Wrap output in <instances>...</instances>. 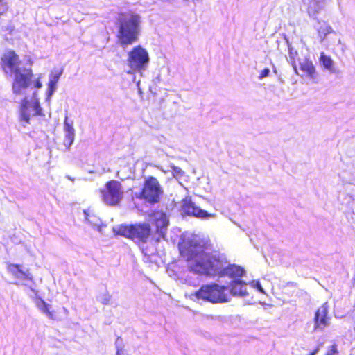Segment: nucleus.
Masks as SVG:
<instances>
[{
    "label": "nucleus",
    "mask_w": 355,
    "mask_h": 355,
    "mask_svg": "<svg viewBox=\"0 0 355 355\" xmlns=\"http://www.w3.org/2000/svg\"><path fill=\"white\" fill-rule=\"evenodd\" d=\"M207 243L202 241L191 239L179 245L181 257L187 262L190 272L198 275L222 277L225 258L209 253Z\"/></svg>",
    "instance_id": "obj_1"
},
{
    "label": "nucleus",
    "mask_w": 355,
    "mask_h": 355,
    "mask_svg": "<svg viewBox=\"0 0 355 355\" xmlns=\"http://www.w3.org/2000/svg\"><path fill=\"white\" fill-rule=\"evenodd\" d=\"M1 67L5 73L14 74L12 89L15 94L19 95L31 84L33 77L31 68H21V61L14 50L6 51L0 58Z\"/></svg>",
    "instance_id": "obj_2"
},
{
    "label": "nucleus",
    "mask_w": 355,
    "mask_h": 355,
    "mask_svg": "<svg viewBox=\"0 0 355 355\" xmlns=\"http://www.w3.org/2000/svg\"><path fill=\"white\" fill-rule=\"evenodd\" d=\"M141 17L132 11L121 12L118 18L117 41L122 47L131 45L138 40Z\"/></svg>",
    "instance_id": "obj_3"
},
{
    "label": "nucleus",
    "mask_w": 355,
    "mask_h": 355,
    "mask_svg": "<svg viewBox=\"0 0 355 355\" xmlns=\"http://www.w3.org/2000/svg\"><path fill=\"white\" fill-rule=\"evenodd\" d=\"M228 288L217 283H209L202 285L193 295L198 301L207 302L211 304H221L230 300L227 293Z\"/></svg>",
    "instance_id": "obj_4"
},
{
    "label": "nucleus",
    "mask_w": 355,
    "mask_h": 355,
    "mask_svg": "<svg viewBox=\"0 0 355 355\" xmlns=\"http://www.w3.org/2000/svg\"><path fill=\"white\" fill-rule=\"evenodd\" d=\"M114 232L136 243H146L152 234V230L147 223H136L119 225L114 229Z\"/></svg>",
    "instance_id": "obj_5"
},
{
    "label": "nucleus",
    "mask_w": 355,
    "mask_h": 355,
    "mask_svg": "<svg viewBox=\"0 0 355 355\" xmlns=\"http://www.w3.org/2000/svg\"><path fill=\"white\" fill-rule=\"evenodd\" d=\"M99 193L102 200L110 206L119 205L124 194L121 183L116 180L107 181L104 188L99 190Z\"/></svg>",
    "instance_id": "obj_6"
},
{
    "label": "nucleus",
    "mask_w": 355,
    "mask_h": 355,
    "mask_svg": "<svg viewBox=\"0 0 355 355\" xmlns=\"http://www.w3.org/2000/svg\"><path fill=\"white\" fill-rule=\"evenodd\" d=\"M162 193V190L157 178L149 176L144 182L139 198L150 204H155L159 201Z\"/></svg>",
    "instance_id": "obj_7"
},
{
    "label": "nucleus",
    "mask_w": 355,
    "mask_h": 355,
    "mask_svg": "<svg viewBox=\"0 0 355 355\" xmlns=\"http://www.w3.org/2000/svg\"><path fill=\"white\" fill-rule=\"evenodd\" d=\"M127 61L133 71H141L146 67L149 62L148 52L139 45L135 46L128 53Z\"/></svg>",
    "instance_id": "obj_8"
},
{
    "label": "nucleus",
    "mask_w": 355,
    "mask_h": 355,
    "mask_svg": "<svg viewBox=\"0 0 355 355\" xmlns=\"http://www.w3.org/2000/svg\"><path fill=\"white\" fill-rule=\"evenodd\" d=\"M20 119L26 123H30L31 114L33 116H42V110L40 107L39 100L36 97V93L33 94L31 100L24 98L20 105Z\"/></svg>",
    "instance_id": "obj_9"
},
{
    "label": "nucleus",
    "mask_w": 355,
    "mask_h": 355,
    "mask_svg": "<svg viewBox=\"0 0 355 355\" xmlns=\"http://www.w3.org/2000/svg\"><path fill=\"white\" fill-rule=\"evenodd\" d=\"M181 210L184 214L201 219H207L215 216L214 214L208 213L207 211L198 207L190 198L182 199Z\"/></svg>",
    "instance_id": "obj_10"
},
{
    "label": "nucleus",
    "mask_w": 355,
    "mask_h": 355,
    "mask_svg": "<svg viewBox=\"0 0 355 355\" xmlns=\"http://www.w3.org/2000/svg\"><path fill=\"white\" fill-rule=\"evenodd\" d=\"M293 67L295 73L302 78L306 77L313 80L316 79V69L313 64V62L309 58H305L304 59L300 60L299 69L301 71V73H298L297 66L295 63L293 64Z\"/></svg>",
    "instance_id": "obj_11"
},
{
    "label": "nucleus",
    "mask_w": 355,
    "mask_h": 355,
    "mask_svg": "<svg viewBox=\"0 0 355 355\" xmlns=\"http://www.w3.org/2000/svg\"><path fill=\"white\" fill-rule=\"evenodd\" d=\"M330 318L328 316V306L323 304L315 311L313 322L314 329H324L329 323Z\"/></svg>",
    "instance_id": "obj_12"
},
{
    "label": "nucleus",
    "mask_w": 355,
    "mask_h": 355,
    "mask_svg": "<svg viewBox=\"0 0 355 355\" xmlns=\"http://www.w3.org/2000/svg\"><path fill=\"white\" fill-rule=\"evenodd\" d=\"M151 217L153 224L156 227V232L159 234L157 241H159L160 238H164V230L168 225V220L166 215L162 211H154Z\"/></svg>",
    "instance_id": "obj_13"
},
{
    "label": "nucleus",
    "mask_w": 355,
    "mask_h": 355,
    "mask_svg": "<svg viewBox=\"0 0 355 355\" xmlns=\"http://www.w3.org/2000/svg\"><path fill=\"white\" fill-rule=\"evenodd\" d=\"M7 270L16 278L19 279L27 280L30 282H33V277L29 272L28 270H24L22 266L20 264L8 263H7Z\"/></svg>",
    "instance_id": "obj_14"
},
{
    "label": "nucleus",
    "mask_w": 355,
    "mask_h": 355,
    "mask_svg": "<svg viewBox=\"0 0 355 355\" xmlns=\"http://www.w3.org/2000/svg\"><path fill=\"white\" fill-rule=\"evenodd\" d=\"M245 274V270L240 266L235 264L225 265L222 277H229L232 279L240 278Z\"/></svg>",
    "instance_id": "obj_15"
},
{
    "label": "nucleus",
    "mask_w": 355,
    "mask_h": 355,
    "mask_svg": "<svg viewBox=\"0 0 355 355\" xmlns=\"http://www.w3.org/2000/svg\"><path fill=\"white\" fill-rule=\"evenodd\" d=\"M230 291L233 295L245 296L248 295L246 284L241 280H233L230 284Z\"/></svg>",
    "instance_id": "obj_16"
},
{
    "label": "nucleus",
    "mask_w": 355,
    "mask_h": 355,
    "mask_svg": "<svg viewBox=\"0 0 355 355\" xmlns=\"http://www.w3.org/2000/svg\"><path fill=\"white\" fill-rule=\"evenodd\" d=\"M326 0H302L307 5V12L310 16L318 14L322 9V3Z\"/></svg>",
    "instance_id": "obj_17"
},
{
    "label": "nucleus",
    "mask_w": 355,
    "mask_h": 355,
    "mask_svg": "<svg viewBox=\"0 0 355 355\" xmlns=\"http://www.w3.org/2000/svg\"><path fill=\"white\" fill-rule=\"evenodd\" d=\"M64 144L69 148L74 141L75 131L71 123L67 121V118L64 120Z\"/></svg>",
    "instance_id": "obj_18"
},
{
    "label": "nucleus",
    "mask_w": 355,
    "mask_h": 355,
    "mask_svg": "<svg viewBox=\"0 0 355 355\" xmlns=\"http://www.w3.org/2000/svg\"><path fill=\"white\" fill-rule=\"evenodd\" d=\"M319 60L324 69L329 70L330 72L336 71L334 61L330 56L327 55L324 53L322 52L320 55Z\"/></svg>",
    "instance_id": "obj_19"
},
{
    "label": "nucleus",
    "mask_w": 355,
    "mask_h": 355,
    "mask_svg": "<svg viewBox=\"0 0 355 355\" xmlns=\"http://www.w3.org/2000/svg\"><path fill=\"white\" fill-rule=\"evenodd\" d=\"M36 305L37 306V308L43 313H44L45 314H46V315L52 319V320H54L55 319V312L53 311H50V305L48 304L45 301H44L42 299H40L38 300L37 302H36Z\"/></svg>",
    "instance_id": "obj_20"
},
{
    "label": "nucleus",
    "mask_w": 355,
    "mask_h": 355,
    "mask_svg": "<svg viewBox=\"0 0 355 355\" xmlns=\"http://www.w3.org/2000/svg\"><path fill=\"white\" fill-rule=\"evenodd\" d=\"M325 355H338V352L337 350V346L336 344L332 345L330 347V349L327 352Z\"/></svg>",
    "instance_id": "obj_21"
},
{
    "label": "nucleus",
    "mask_w": 355,
    "mask_h": 355,
    "mask_svg": "<svg viewBox=\"0 0 355 355\" xmlns=\"http://www.w3.org/2000/svg\"><path fill=\"white\" fill-rule=\"evenodd\" d=\"M269 73H270V70H269V69H268V68H265V69H263L261 71V73H260V74H259V79H263V78H265V77L268 76L269 75Z\"/></svg>",
    "instance_id": "obj_22"
},
{
    "label": "nucleus",
    "mask_w": 355,
    "mask_h": 355,
    "mask_svg": "<svg viewBox=\"0 0 355 355\" xmlns=\"http://www.w3.org/2000/svg\"><path fill=\"white\" fill-rule=\"evenodd\" d=\"M171 168L173 173H175L176 174H178L180 175H182L183 172L179 167L173 166H171Z\"/></svg>",
    "instance_id": "obj_23"
},
{
    "label": "nucleus",
    "mask_w": 355,
    "mask_h": 355,
    "mask_svg": "<svg viewBox=\"0 0 355 355\" xmlns=\"http://www.w3.org/2000/svg\"><path fill=\"white\" fill-rule=\"evenodd\" d=\"M110 296H109V295L102 298V300H101V302L103 304H108L110 303Z\"/></svg>",
    "instance_id": "obj_24"
},
{
    "label": "nucleus",
    "mask_w": 355,
    "mask_h": 355,
    "mask_svg": "<svg viewBox=\"0 0 355 355\" xmlns=\"http://www.w3.org/2000/svg\"><path fill=\"white\" fill-rule=\"evenodd\" d=\"M34 84H35V87L38 89L42 87V83L40 82L39 78H37V80H35Z\"/></svg>",
    "instance_id": "obj_25"
},
{
    "label": "nucleus",
    "mask_w": 355,
    "mask_h": 355,
    "mask_svg": "<svg viewBox=\"0 0 355 355\" xmlns=\"http://www.w3.org/2000/svg\"><path fill=\"white\" fill-rule=\"evenodd\" d=\"M116 355H124V354H123V350H122V349H119V348H118V349H116Z\"/></svg>",
    "instance_id": "obj_26"
},
{
    "label": "nucleus",
    "mask_w": 355,
    "mask_h": 355,
    "mask_svg": "<svg viewBox=\"0 0 355 355\" xmlns=\"http://www.w3.org/2000/svg\"><path fill=\"white\" fill-rule=\"evenodd\" d=\"M318 352V348L313 349L309 355H315Z\"/></svg>",
    "instance_id": "obj_27"
},
{
    "label": "nucleus",
    "mask_w": 355,
    "mask_h": 355,
    "mask_svg": "<svg viewBox=\"0 0 355 355\" xmlns=\"http://www.w3.org/2000/svg\"><path fill=\"white\" fill-rule=\"evenodd\" d=\"M257 288H259V289L262 291V289H261L260 284L257 283Z\"/></svg>",
    "instance_id": "obj_28"
},
{
    "label": "nucleus",
    "mask_w": 355,
    "mask_h": 355,
    "mask_svg": "<svg viewBox=\"0 0 355 355\" xmlns=\"http://www.w3.org/2000/svg\"><path fill=\"white\" fill-rule=\"evenodd\" d=\"M3 5V0H0V6Z\"/></svg>",
    "instance_id": "obj_29"
},
{
    "label": "nucleus",
    "mask_w": 355,
    "mask_h": 355,
    "mask_svg": "<svg viewBox=\"0 0 355 355\" xmlns=\"http://www.w3.org/2000/svg\"><path fill=\"white\" fill-rule=\"evenodd\" d=\"M2 12L0 10V14Z\"/></svg>",
    "instance_id": "obj_30"
}]
</instances>
